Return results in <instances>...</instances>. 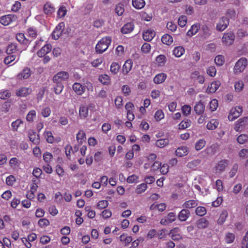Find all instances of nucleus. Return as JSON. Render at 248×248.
Wrapping results in <instances>:
<instances>
[{
    "mask_svg": "<svg viewBox=\"0 0 248 248\" xmlns=\"http://www.w3.org/2000/svg\"><path fill=\"white\" fill-rule=\"evenodd\" d=\"M187 20V17L186 16H180L178 20V25L182 27H184L186 24Z\"/></svg>",
    "mask_w": 248,
    "mask_h": 248,
    "instance_id": "nucleus-50",
    "label": "nucleus"
},
{
    "mask_svg": "<svg viewBox=\"0 0 248 248\" xmlns=\"http://www.w3.org/2000/svg\"><path fill=\"white\" fill-rule=\"evenodd\" d=\"M229 24V20L226 17L223 16L219 20L217 25V29L219 31H223L226 29Z\"/></svg>",
    "mask_w": 248,
    "mask_h": 248,
    "instance_id": "nucleus-8",
    "label": "nucleus"
},
{
    "mask_svg": "<svg viewBox=\"0 0 248 248\" xmlns=\"http://www.w3.org/2000/svg\"><path fill=\"white\" fill-rule=\"evenodd\" d=\"M182 110L183 113L185 115L187 116L190 114L191 111V108L189 105H186L182 107Z\"/></svg>",
    "mask_w": 248,
    "mask_h": 248,
    "instance_id": "nucleus-60",
    "label": "nucleus"
},
{
    "mask_svg": "<svg viewBox=\"0 0 248 248\" xmlns=\"http://www.w3.org/2000/svg\"><path fill=\"white\" fill-rule=\"evenodd\" d=\"M85 133L82 130H80L77 134V140L80 144H82L83 140L85 138Z\"/></svg>",
    "mask_w": 248,
    "mask_h": 248,
    "instance_id": "nucleus-41",
    "label": "nucleus"
},
{
    "mask_svg": "<svg viewBox=\"0 0 248 248\" xmlns=\"http://www.w3.org/2000/svg\"><path fill=\"white\" fill-rule=\"evenodd\" d=\"M17 46L15 43H12L7 46L6 52L7 54H12L14 53L16 49Z\"/></svg>",
    "mask_w": 248,
    "mask_h": 248,
    "instance_id": "nucleus-48",
    "label": "nucleus"
},
{
    "mask_svg": "<svg viewBox=\"0 0 248 248\" xmlns=\"http://www.w3.org/2000/svg\"><path fill=\"white\" fill-rule=\"evenodd\" d=\"M167 75L166 74L163 73H159L155 77L154 82L155 84H161L165 81Z\"/></svg>",
    "mask_w": 248,
    "mask_h": 248,
    "instance_id": "nucleus-24",
    "label": "nucleus"
},
{
    "mask_svg": "<svg viewBox=\"0 0 248 248\" xmlns=\"http://www.w3.org/2000/svg\"><path fill=\"white\" fill-rule=\"evenodd\" d=\"M51 48L52 47L51 45L46 44L37 52V55L39 57H42L50 52Z\"/></svg>",
    "mask_w": 248,
    "mask_h": 248,
    "instance_id": "nucleus-13",
    "label": "nucleus"
},
{
    "mask_svg": "<svg viewBox=\"0 0 248 248\" xmlns=\"http://www.w3.org/2000/svg\"><path fill=\"white\" fill-rule=\"evenodd\" d=\"M27 32L29 36L31 38H34L37 36V31L34 28L32 27L29 28L28 29Z\"/></svg>",
    "mask_w": 248,
    "mask_h": 248,
    "instance_id": "nucleus-58",
    "label": "nucleus"
},
{
    "mask_svg": "<svg viewBox=\"0 0 248 248\" xmlns=\"http://www.w3.org/2000/svg\"><path fill=\"white\" fill-rule=\"evenodd\" d=\"M50 113L51 109L49 107H47L44 108L41 111V114L45 118H46L49 116Z\"/></svg>",
    "mask_w": 248,
    "mask_h": 248,
    "instance_id": "nucleus-56",
    "label": "nucleus"
},
{
    "mask_svg": "<svg viewBox=\"0 0 248 248\" xmlns=\"http://www.w3.org/2000/svg\"><path fill=\"white\" fill-rule=\"evenodd\" d=\"M133 65V62L131 60H127L125 62L124 65L123 66L122 71L123 74L124 75L128 73V72L131 70Z\"/></svg>",
    "mask_w": 248,
    "mask_h": 248,
    "instance_id": "nucleus-20",
    "label": "nucleus"
},
{
    "mask_svg": "<svg viewBox=\"0 0 248 248\" xmlns=\"http://www.w3.org/2000/svg\"><path fill=\"white\" fill-rule=\"evenodd\" d=\"M185 52V48L181 46H176L173 50V55L176 57L179 58L181 57Z\"/></svg>",
    "mask_w": 248,
    "mask_h": 248,
    "instance_id": "nucleus-28",
    "label": "nucleus"
},
{
    "mask_svg": "<svg viewBox=\"0 0 248 248\" xmlns=\"http://www.w3.org/2000/svg\"><path fill=\"white\" fill-rule=\"evenodd\" d=\"M133 6L137 9H140L144 7L145 4L144 0H132Z\"/></svg>",
    "mask_w": 248,
    "mask_h": 248,
    "instance_id": "nucleus-32",
    "label": "nucleus"
},
{
    "mask_svg": "<svg viewBox=\"0 0 248 248\" xmlns=\"http://www.w3.org/2000/svg\"><path fill=\"white\" fill-rule=\"evenodd\" d=\"M218 107V101L217 99L212 100L210 102V109L212 111L216 110Z\"/></svg>",
    "mask_w": 248,
    "mask_h": 248,
    "instance_id": "nucleus-53",
    "label": "nucleus"
},
{
    "mask_svg": "<svg viewBox=\"0 0 248 248\" xmlns=\"http://www.w3.org/2000/svg\"><path fill=\"white\" fill-rule=\"evenodd\" d=\"M64 28L63 22H61L55 28L52 33V37L55 40H57L61 35Z\"/></svg>",
    "mask_w": 248,
    "mask_h": 248,
    "instance_id": "nucleus-6",
    "label": "nucleus"
},
{
    "mask_svg": "<svg viewBox=\"0 0 248 248\" xmlns=\"http://www.w3.org/2000/svg\"><path fill=\"white\" fill-rule=\"evenodd\" d=\"M56 85L54 87V92L56 94H60L62 91L64 86L62 83H56Z\"/></svg>",
    "mask_w": 248,
    "mask_h": 248,
    "instance_id": "nucleus-46",
    "label": "nucleus"
},
{
    "mask_svg": "<svg viewBox=\"0 0 248 248\" xmlns=\"http://www.w3.org/2000/svg\"><path fill=\"white\" fill-rule=\"evenodd\" d=\"M248 64V60L246 58H240L235 63L233 68V72L235 74L242 73Z\"/></svg>",
    "mask_w": 248,
    "mask_h": 248,
    "instance_id": "nucleus-2",
    "label": "nucleus"
},
{
    "mask_svg": "<svg viewBox=\"0 0 248 248\" xmlns=\"http://www.w3.org/2000/svg\"><path fill=\"white\" fill-rule=\"evenodd\" d=\"M201 162V160L199 159L193 160L190 162H189L186 167L190 169H195Z\"/></svg>",
    "mask_w": 248,
    "mask_h": 248,
    "instance_id": "nucleus-34",
    "label": "nucleus"
},
{
    "mask_svg": "<svg viewBox=\"0 0 248 248\" xmlns=\"http://www.w3.org/2000/svg\"><path fill=\"white\" fill-rule=\"evenodd\" d=\"M206 213V210L205 207L199 206L196 209V214L199 216H203Z\"/></svg>",
    "mask_w": 248,
    "mask_h": 248,
    "instance_id": "nucleus-47",
    "label": "nucleus"
},
{
    "mask_svg": "<svg viewBox=\"0 0 248 248\" xmlns=\"http://www.w3.org/2000/svg\"><path fill=\"white\" fill-rule=\"evenodd\" d=\"M219 122L216 119H212L206 125L207 128L209 130L215 129L218 125Z\"/></svg>",
    "mask_w": 248,
    "mask_h": 248,
    "instance_id": "nucleus-31",
    "label": "nucleus"
},
{
    "mask_svg": "<svg viewBox=\"0 0 248 248\" xmlns=\"http://www.w3.org/2000/svg\"><path fill=\"white\" fill-rule=\"evenodd\" d=\"M176 219V215L173 212L169 213L167 217L162 218L160 220V224L163 225H166L174 221Z\"/></svg>",
    "mask_w": 248,
    "mask_h": 248,
    "instance_id": "nucleus-9",
    "label": "nucleus"
},
{
    "mask_svg": "<svg viewBox=\"0 0 248 248\" xmlns=\"http://www.w3.org/2000/svg\"><path fill=\"white\" fill-rule=\"evenodd\" d=\"M248 139V136L246 134H241L237 139L238 142L240 144H244Z\"/></svg>",
    "mask_w": 248,
    "mask_h": 248,
    "instance_id": "nucleus-55",
    "label": "nucleus"
},
{
    "mask_svg": "<svg viewBox=\"0 0 248 248\" xmlns=\"http://www.w3.org/2000/svg\"><path fill=\"white\" fill-rule=\"evenodd\" d=\"M111 42V38L110 36L102 38L96 45V52L99 54L103 53L108 49Z\"/></svg>",
    "mask_w": 248,
    "mask_h": 248,
    "instance_id": "nucleus-1",
    "label": "nucleus"
},
{
    "mask_svg": "<svg viewBox=\"0 0 248 248\" xmlns=\"http://www.w3.org/2000/svg\"><path fill=\"white\" fill-rule=\"evenodd\" d=\"M164 117V114L162 110H158L155 114V118L157 121H160Z\"/></svg>",
    "mask_w": 248,
    "mask_h": 248,
    "instance_id": "nucleus-64",
    "label": "nucleus"
},
{
    "mask_svg": "<svg viewBox=\"0 0 248 248\" xmlns=\"http://www.w3.org/2000/svg\"><path fill=\"white\" fill-rule=\"evenodd\" d=\"M151 46L149 43H145L141 46V51L144 53H148L151 50Z\"/></svg>",
    "mask_w": 248,
    "mask_h": 248,
    "instance_id": "nucleus-57",
    "label": "nucleus"
},
{
    "mask_svg": "<svg viewBox=\"0 0 248 248\" xmlns=\"http://www.w3.org/2000/svg\"><path fill=\"white\" fill-rule=\"evenodd\" d=\"M191 122L188 119L183 120L179 124V128L180 129H185L189 127L191 125Z\"/></svg>",
    "mask_w": 248,
    "mask_h": 248,
    "instance_id": "nucleus-38",
    "label": "nucleus"
},
{
    "mask_svg": "<svg viewBox=\"0 0 248 248\" xmlns=\"http://www.w3.org/2000/svg\"><path fill=\"white\" fill-rule=\"evenodd\" d=\"M89 108L86 105H82L79 108V115L81 119H84L88 116Z\"/></svg>",
    "mask_w": 248,
    "mask_h": 248,
    "instance_id": "nucleus-18",
    "label": "nucleus"
},
{
    "mask_svg": "<svg viewBox=\"0 0 248 248\" xmlns=\"http://www.w3.org/2000/svg\"><path fill=\"white\" fill-rule=\"evenodd\" d=\"M190 211L186 209H182L179 213L178 217L181 221H185L189 217Z\"/></svg>",
    "mask_w": 248,
    "mask_h": 248,
    "instance_id": "nucleus-15",
    "label": "nucleus"
},
{
    "mask_svg": "<svg viewBox=\"0 0 248 248\" xmlns=\"http://www.w3.org/2000/svg\"><path fill=\"white\" fill-rule=\"evenodd\" d=\"M16 19V17L15 15H7L0 17V23L4 26H7Z\"/></svg>",
    "mask_w": 248,
    "mask_h": 248,
    "instance_id": "nucleus-7",
    "label": "nucleus"
},
{
    "mask_svg": "<svg viewBox=\"0 0 248 248\" xmlns=\"http://www.w3.org/2000/svg\"><path fill=\"white\" fill-rule=\"evenodd\" d=\"M156 61L159 66H163L166 62V57L164 55H159L156 57Z\"/></svg>",
    "mask_w": 248,
    "mask_h": 248,
    "instance_id": "nucleus-40",
    "label": "nucleus"
},
{
    "mask_svg": "<svg viewBox=\"0 0 248 248\" xmlns=\"http://www.w3.org/2000/svg\"><path fill=\"white\" fill-rule=\"evenodd\" d=\"M243 109L241 107L237 106L232 108L228 115V119L230 121H233L235 119L239 117L242 112Z\"/></svg>",
    "mask_w": 248,
    "mask_h": 248,
    "instance_id": "nucleus-5",
    "label": "nucleus"
},
{
    "mask_svg": "<svg viewBox=\"0 0 248 248\" xmlns=\"http://www.w3.org/2000/svg\"><path fill=\"white\" fill-rule=\"evenodd\" d=\"M45 138L47 141L49 143H52L54 142V137L51 132L46 131L45 133Z\"/></svg>",
    "mask_w": 248,
    "mask_h": 248,
    "instance_id": "nucleus-52",
    "label": "nucleus"
},
{
    "mask_svg": "<svg viewBox=\"0 0 248 248\" xmlns=\"http://www.w3.org/2000/svg\"><path fill=\"white\" fill-rule=\"evenodd\" d=\"M169 142V140L168 139H162L157 140L156 141V145L159 148H163L167 146Z\"/></svg>",
    "mask_w": 248,
    "mask_h": 248,
    "instance_id": "nucleus-37",
    "label": "nucleus"
},
{
    "mask_svg": "<svg viewBox=\"0 0 248 248\" xmlns=\"http://www.w3.org/2000/svg\"><path fill=\"white\" fill-rule=\"evenodd\" d=\"M32 92V90L28 87H22L16 92V95L19 97H25L30 94Z\"/></svg>",
    "mask_w": 248,
    "mask_h": 248,
    "instance_id": "nucleus-11",
    "label": "nucleus"
},
{
    "mask_svg": "<svg viewBox=\"0 0 248 248\" xmlns=\"http://www.w3.org/2000/svg\"><path fill=\"white\" fill-rule=\"evenodd\" d=\"M228 217V212L226 210H224L221 213L220 217L217 220V223L219 224H222L226 220Z\"/></svg>",
    "mask_w": 248,
    "mask_h": 248,
    "instance_id": "nucleus-39",
    "label": "nucleus"
},
{
    "mask_svg": "<svg viewBox=\"0 0 248 248\" xmlns=\"http://www.w3.org/2000/svg\"><path fill=\"white\" fill-rule=\"evenodd\" d=\"M9 164L12 168L15 169L19 165V162L16 157H13L9 161Z\"/></svg>",
    "mask_w": 248,
    "mask_h": 248,
    "instance_id": "nucleus-45",
    "label": "nucleus"
},
{
    "mask_svg": "<svg viewBox=\"0 0 248 248\" xmlns=\"http://www.w3.org/2000/svg\"><path fill=\"white\" fill-rule=\"evenodd\" d=\"M194 110L197 114H202L205 110L204 104L201 101L197 102L194 106Z\"/></svg>",
    "mask_w": 248,
    "mask_h": 248,
    "instance_id": "nucleus-17",
    "label": "nucleus"
},
{
    "mask_svg": "<svg viewBox=\"0 0 248 248\" xmlns=\"http://www.w3.org/2000/svg\"><path fill=\"white\" fill-rule=\"evenodd\" d=\"M16 40L20 43L27 45L29 43V40L25 37L24 34L19 33L16 35Z\"/></svg>",
    "mask_w": 248,
    "mask_h": 248,
    "instance_id": "nucleus-35",
    "label": "nucleus"
},
{
    "mask_svg": "<svg viewBox=\"0 0 248 248\" xmlns=\"http://www.w3.org/2000/svg\"><path fill=\"white\" fill-rule=\"evenodd\" d=\"M200 29V25L199 23L193 24L188 31L187 35L189 36H192L198 32Z\"/></svg>",
    "mask_w": 248,
    "mask_h": 248,
    "instance_id": "nucleus-26",
    "label": "nucleus"
},
{
    "mask_svg": "<svg viewBox=\"0 0 248 248\" xmlns=\"http://www.w3.org/2000/svg\"><path fill=\"white\" fill-rule=\"evenodd\" d=\"M189 153V149L186 146L178 147L175 151V155L178 157L186 156Z\"/></svg>",
    "mask_w": 248,
    "mask_h": 248,
    "instance_id": "nucleus-14",
    "label": "nucleus"
},
{
    "mask_svg": "<svg viewBox=\"0 0 248 248\" xmlns=\"http://www.w3.org/2000/svg\"><path fill=\"white\" fill-rule=\"evenodd\" d=\"M161 41L164 44L170 46L173 43V38L170 34H165L162 36Z\"/></svg>",
    "mask_w": 248,
    "mask_h": 248,
    "instance_id": "nucleus-29",
    "label": "nucleus"
},
{
    "mask_svg": "<svg viewBox=\"0 0 248 248\" xmlns=\"http://www.w3.org/2000/svg\"><path fill=\"white\" fill-rule=\"evenodd\" d=\"M147 188V186L146 184L142 183L140 185L137 186L136 192L137 194H140L143 192H144Z\"/></svg>",
    "mask_w": 248,
    "mask_h": 248,
    "instance_id": "nucleus-43",
    "label": "nucleus"
},
{
    "mask_svg": "<svg viewBox=\"0 0 248 248\" xmlns=\"http://www.w3.org/2000/svg\"><path fill=\"white\" fill-rule=\"evenodd\" d=\"M155 32L151 29L147 30L146 31L143 33V38L144 40L147 41H151L153 38L155 36Z\"/></svg>",
    "mask_w": 248,
    "mask_h": 248,
    "instance_id": "nucleus-19",
    "label": "nucleus"
},
{
    "mask_svg": "<svg viewBox=\"0 0 248 248\" xmlns=\"http://www.w3.org/2000/svg\"><path fill=\"white\" fill-rule=\"evenodd\" d=\"M229 164V161L227 159L221 160L217 164L216 169L217 172H222Z\"/></svg>",
    "mask_w": 248,
    "mask_h": 248,
    "instance_id": "nucleus-16",
    "label": "nucleus"
},
{
    "mask_svg": "<svg viewBox=\"0 0 248 248\" xmlns=\"http://www.w3.org/2000/svg\"><path fill=\"white\" fill-rule=\"evenodd\" d=\"M244 82L242 80H239L234 83V89L236 92H241L244 88Z\"/></svg>",
    "mask_w": 248,
    "mask_h": 248,
    "instance_id": "nucleus-44",
    "label": "nucleus"
},
{
    "mask_svg": "<svg viewBox=\"0 0 248 248\" xmlns=\"http://www.w3.org/2000/svg\"><path fill=\"white\" fill-rule=\"evenodd\" d=\"M215 62L217 65L220 66L223 65L224 62L223 57L222 55H218L215 59Z\"/></svg>",
    "mask_w": 248,
    "mask_h": 248,
    "instance_id": "nucleus-63",
    "label": "nucleus"
},
{
    "mask_svg": "<svg viewBox=\"0 0 248 248\" xmlns=\"http://www.w3.org/2000/svg\"><path fill=\"white\" fill-rule=\"evenodd\" d=\"M69 77V73L65 71H61L55 74L53 78V81L55 83H62Z\"/></svg>",
    "mask_w": 248,
    "mask_h": 248,
    "instance_id": "nucleus-3",
    "label": "nucleus"
},
{
    "mask_svg": "<svg viewBox=\"0 0 248 248\" xmlns=\"http://www.w3.org/2000/svg\"><path fill=\"white\" fill-rule=\"evenodd\" d=\"M44 11L46 14L50 15L55 11V8L52 4L47 2L44 6Z\"/></svg>",
    "mask_w": 248,
    "mask_h": 248,
    "instance_id": "nucleus-27",
    "label": "nucleus"
},
{
    "mask_svg": "<svg viewBox=\"0 0 248 248\" xmlns=\"http://www.w3.org/2000/svg\"><path fill=\"white\" fill-rule=\"evenodd\" d=\"M207 73L211 77H215L217 73V70L215 66H211L209 67L206 70Z\"/></svg>",
    "mask_w": 248,
    "mask_h": 248,
    "instance_id": "nucleus-54",
    "label": "nucleus"
},
{
    "mask_svg": "<svg viewBox=\"0 0 248 248\" xmlns=\"http://www.w3.org/2000/svg\"><path fill=\"white\" fill-rule=\"evenodd\" d=\"M235 35L232 31L225 33L222 38L223 44L226 46H230L234 41Z\"/></svg>",
    "mask_w": 248,
    "mask_h": 248,
    "instance_id": "nucleus-4",
    "label": "nucleus"
},
{
    "mask_svg": "<svg viewBox=\"0 0 248 248\" xmlns=\"http://www.w3.org/2000/svg\"><path fill=\"white\" fill-rule=\"evenodd\" d=\"M36 116V111L34 110H31L26 116V120L29 122L33 121V118Z\"/></svg>",
    "mask_w": 248,
    "mask_h": 248,
    "instance_id": "nucleus-61",
    "label": "nucleus"
},
{
    "mask_svg": "<svg viewBox=\"0 0 248 248\" xmlns=\"http://www.w3.org/2000/svg\"><path fill=\"white\" fill-rule=\"evenodd\" d=\"M220 83L219 81H215L211 83L207 87L206 92L208 93H215L219 87Z\"/></svg>",
    "mask_w": 248,
    "mask_h": 248,
    "instance_id": "nucleus-21",
    "label": "nucleus"
},
{
    "mask_svg": "<svg viewBox=\"0 0 248 248\" xmlns=\"http://www.w3.org/2000/svg\"><path fill=\"white\" fill-rule=\"evenodd\" d=\"M31 75V71L28 68H25L22 71L18 74L16 78L20 80L26 79L28 78Z\"/></svg>",
    "mask_w": 248,
    "mask_h": 248,
    "instance_id": "nucleus-10",
    "label": "nucleus"
},
{
    "mask_svg": "<svg viewBox=\"0 0 248 248\" xmlns=\"http://www.w3.org/2000/svg\"><path fill=\"white\" fill-rule=\"evenodd\" d=\"M134 25L133 23H127L125 24L121 29V31L124 34L130 33L134 30Z\"/></svg>",
    "mask_w": 248,
    "mask_h": 248,
    "instance_id": "nucleus-25",
    "label": "nucleus"
},
{
    "mask_svg": "<svg viewBox=\"0 0 248 248\" xmlns=\"http://www.w3.org/2000/svg\"><path fill=\"white\" fill-rule=\"evenodd\" d=\"M120 66L119 64L116 62H113L110 68L111 73L113 75L117 74L119 71Z\"/></svg>",
    "mask_w": 248,
    "mask_h": 248,
    "instance_id": "nucleus-36",
    "label": "nucleus"
},
{
    "mask_svg": "<svg viewBox=\"0 0 248 248\" xmlns=\"http://www.w3.org/2000/svg\"><path fill=\"white\" fill-rule=\"evenodd\" d=\"M30 140L33 144L37 145L40 142V138L38 134L33 131H30L28 134Z\"/></svg>",
    "mask_w": 248,
    "mask_h": 248,
    "instance_id": "nucleus-12",
    "label": "nucleus"
},
{
    "mask_svg": "<svg viewBox=\"0 0 248 248\" xmlns=\"http://www.w3.org/2000/svg\"><path fill=\"white\" fill-rule=\"evenodd\" d=\"M208 221L204 218L199 219L197 222V226L199 229H204L208 227Z\"/></svg>",
    "mask_w": 248,
    "mask_h": 248,
    "instance_id": "nucleus-33",
    "label": "nucleus"
},
{
    "mask_svg": "<svg viewBox=\"0 0 248 248\" xmlns=\"http://www.w3.org/2000/svg\"><path fill=\"white\" fill-rule=\"evenodd\" d=\"M38 225L40 227L44 228L49 225V221L46 218H42L39 220Z\"/></svg>",
    "mask_w": 248,
    "mask_h": 248,
    "instance_id": "nucleus-59",
    "label": "nucleus"
},
{
    "mask_svg": "<svg viewBox=\"0 0 248 248\" xmlns=\"http://www.w3.org/2000/svg\"><path fill=\"white\" fill-rule=\"evenodd\" d=\"M198 201L197 200H190L185 202L182 206L185 209H190L196 207L198 205Z\"/></svg>",
    "mask_w": 248,
    "mask_h": 248,
    "instance_id": "nucleus-23",
    "label": "nucleus"
},
{
    "mask_svg": "<svg viewBox=\"0 0 248 248\" xmlns=\"http://www.w3.org/2000/svg\"><path fill=\"white\" fill-rule=\"evenodd\" d=\"M52 157V155L48 152H45L43 155V159L44 161L47 163L51 162Z\"/></svg>",
    "mask_w": 248,
    "mask_h": 248,
    "instance_id": "nucleus-49",
    "label": "nucleus"
},
{
    "mask_svg": "<svg viewBox=\"0 0 248 248\" xmlns=\"http://www.w3.org/2000/svg\"><path fill=\"white\" fill-rule=\"evenodd\" d=\"M206 142L203 139L199 140L196 143L195 145V149L197 151H199L202 149L205 145Z\"/></svg>",
    "mask_w": 248,
    "mask_h": 248,
    "instance_id": "nucleus-42",
    "label": "nucleus"
},
{
    "mask_svg": "<svg viewBox=\"0 0 248 248\" xmlns=\"http://www.w3.org/2000/svg\"><path fill=\"white\" fill-rule=\"evenodd\" d=\"M73 89L76 93L81 95L84 93L85 88L80 83L76 82L73 85Z\"/></svg>",
    "mask_w": 248,
    "mask_h": 248,
    "instance_id": "nucleus-22",
    "label": "nucleus"
},
{
    "mask_svg": "<svg viewBox=\"0 0 248 248\" xmlns=\"http://www.w3.org/2000/svg\"><path fill=\"white\" fill-rule=\"evenodd\" d=\"M98 80L101 83L105 85H109L111 81L110 77L106 74H103L99 76Z\"/></svg>",
    "mask_w": 248,
    "mask_h": 248,
    "instance_id": "nucleus-30",
    "label": "nucleus"
},
{
    "mask_svg": "<svg viewBox=\"0 0 248 248\" xmlns=\"http://www.w3.org/2000/svg\"><path fill=\"white\" fill-rule=\"evenodd\" d=\"M67 11L65 7H61L57 12L58 16L59 17H62L64 16L66 14Z\"/></svg>",
    "mask_w": 248,
    "mask_h": 248,
    "instance_id": "nucleus-62",
    "label": "nucleus"
},
{
    "mask_svg": "<svg viewBox=\"0 0 248 248\" xmlns=\"http://www.w3.org/2000/svg\"><path fill=\"white\" fill-rule=\"evenodd\" d=\"M22 124L23 121L20 119H17L15 121L13 122L11 124L13 130L14 131H16L18 128L19 127L20 125Z\"/></svg>",
    "mask_w": 248,
    "mask_h": 248,
    "instance_id": "nucleus-51",
    "label": "nucleus"
}]
</instances>
